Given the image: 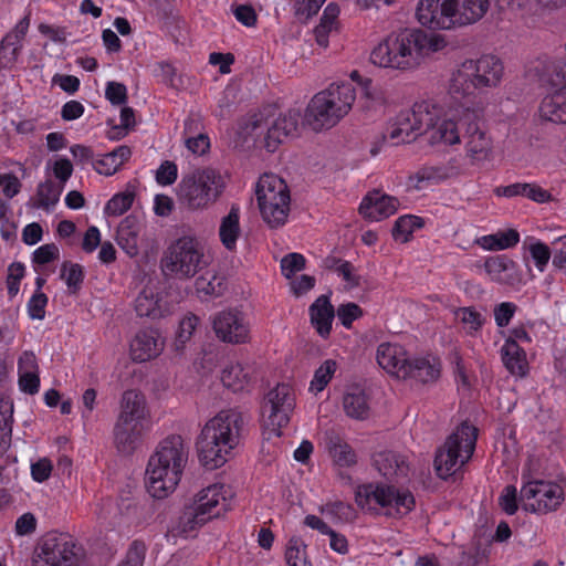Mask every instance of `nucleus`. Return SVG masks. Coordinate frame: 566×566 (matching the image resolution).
Masks as SVG:
<instances>
[{
  "instance_id": "8fccbe9b",
  "label": "nucleus",
  "mask_w": 566,
  "mask_h": 566,
  "mask_svg": "<svg viewBox=\"0 0 566 566\" xmlns=\"http://www.w3.org/2000/svg\"><path fill=\"white\" fill-rule=\"evenodd\" d=\"M306 544L300 536L289 538L285 546V562L287 566H312L307 558Z\"/></svg>"
},
{
  "instance_id": "4d7b16f0",
  "label": "nucleus",
  "mask_w": 566,
  "mask_h": 566,
  "mask_svg": "<svg viewBox=\"0 0 566 566\" xmlns=\"http://www.w3.org/2000/svg\"><path fill=\"white\" fill-rule=\"evenodd\" d=\"M25 273V266L22 263L15 262L8 268L7 287L11 297L19 293L20 282Z\"/></svg>"
},
{
  "instance_id": "20e7f679",
  "label": "nucleus",
  "mask_w": 566,
  "mask_h": 566,
  "mask_svg": "<svg viewBox=\"0 0 566 566\" xmlns=\"http://www.w3.org/2000/svg\"><path fill=\"white\" fill-rule=\"evenodd\" d=\"M232 502L233 492L223 483H213L199 490L184 507L176 532L184 536L195 534L207 523L226 515Z\"/></svg>"
},
{
  "instance_id": "ea45409f",
  "label": "nucleus",
  "mask_w": 566,
  "mask_h": 566,
  "mask_svg": "<svg viewBox=\"0 0 566 566\" xmlns=\"http://www.w3.org/2000/svg\"><path fill=\"white\" fill-rule=\"evenodd\" d=\"M118 416L150 418L144 394L135 389L124 391L119 401Z\"/></svg>"
},
{
  "instance_id": "6e6552de",
  "label": "nucleus",
  "mask_w": 566,
  "mask_h": 566,
  "mask_svg": "<svg viewBox=\"0 0 566 566\" xmlns=\"http://www.w3.org/2000/svg\"><path fill=\"white\" fill-rule=\"evenodd\" d=\"M207 265L205 247L195 234H184L172 240L160 259L164 275L178 281L195 277Z\"/></svg>"
},
{
  "instance_id": "423d86ee",
  "label": "nucleus",
  "mask_w": 566,
  "mask_h": 566,
  "mask_svg": "<svg viewBox=\"0 0 566 566\" xmlns=\"http://www.w3.org/2000/svg\"><path fill=\"white\" fill-rule=\"evenodd\" d=\"M226 180L214 168L205 167L185 175L177 186V200L189 212L210 209L223 195Z\"/></svg>"
},
{
  "instance_id": "39448f33",
  "label": "nucleus",
  "mask_w": 566,
  "mask_h": 566,
  "mask_svg": "<svg viewBox=\"0 0 566 566\" xmlns=\"http://www.w3.org/2000/svg\"><path fill=\"white\" fill-rule=\"evenodd\" d=\"M356 97L350 83L331 84L310 99L304 114L305 125L317 133L335 127L350 113Z\"/></svg>"
},
{
  "instance_id": "a878e982",
  "label": "nucleus",
  "mask_w": 566,
  "mask_h": 566,
  "mask_svg": "<svg viewBox=\"0 0 566 566\" xmlns=\"http://www.w3.org/2000/svg\"><path fill=\"white\" fill-rule=\"evenodd\" d=\"M342 409L349 419L367 420L371 416V402L366 390L357 385L347 387L342 397Z\"/></svg>"
},
{
  "instance_id": "0eeeda50",
  "label": "nucleus",
  "mask_w": 566,
  "mask_h": 566,
  "mask_svg": "<svg viewBox=\"0 0 566 566\" xmlns=\"http://www.w3.org/2000/svg\"><path fill=\"white\" fill-rule=\"evenodd\" d=\"M503 75V64L494 55H482L476 60H465L452 72L449 93L458 97H472L478 92L499 85Z\"/></svg>"
},
{
  "instance_id": "58836bf2",
  "label": "nucleus",
  "mask_w": 566,
  "mask_h": 566,
  "mask_svg": "<svg viewBox=\"0 0 566 566\" xmlns=\"http://www.w3.org/2000/svg\"><path fill=\"white\" fill-rule=\"evenodd\" d=\"M520 242V233L515 229L500 230L492 234L475 239L474 243L485 251H501L515 247Z\"/></svg>"
},
{
  "instance_id": "680f3d73",
  "label": "nucleus",
  "mask_w": 566,
  "mask_h": 566,
  "mask_svg": "<svg viewBox=\"0 0 566 566\" xmlns=\"http://www.w3.org/2000/svg\"><path fill=\"white\" fill-rule=\"evenodd\" d=\"M335 271L345 282V286L347 289H353L359 285L360 276L352 263L342 261L336 265Z\"/></svg>"
},
{
  "instance_id": "aec40b11",
  "label": "nucleus",
  "mask_w": 566,
  "mask_h": 566,
  "mask_svg": "<svg viewBox=\"0 0 566 566\" xmlns=\"http://www.w3.org/2000/svg\"><path fill=\"white\" fill-rule=\"evenodd\" d=\"M149 419L118 416L114 427V439L117 448L123 452L133 450L148 430Z\"/></svg>"
},
{
  "instance_id": "bf43d9fd",
  "label": "nucleus",
  "mask_w": 566,
  "mask_h": 566,
  "mask_svg": "<svg viewBox=\"0 0 566 566\" xmlns=\"http://www.w3.org/2000/svg\"><path fill=\"white\" fill-rule=\"evenodd\" d=\"M48 296L42 291H35L28 302V313L32 319H43Z\"/></svg>"
},
{
  "instance_id": "7ed1b4c3",
  "label": "nucleus",
  "mask_w": 566,
  "mask_h": 566,
  "mask_svg": "<svg viewBox=\"0 0 566 566\" xmlns=\"http://www.w3.org/2000/svg\"><path fill=\"white\" fill-rule=\"evenodd\" d=\"M239 443L238 415L232 410H221L201 429L196 442L198 460L208 470L219 469L232 458Z\"/></svg>"
},
{
  "instance_id": "1a4fd4ad",
  "label": "nucleus",
  "mask_w": 566,
  "mask_h": 566,
  "mask_svg": "<svg viewBox=\"0 0 566 566\" xmlns=\"http://www.w3.org/2000/svg\"><path fill=\"white\" fill-rule=\"evenodd\" d=\"M355 503L359 509L369 513L401 517L415 507V497L407 489L373 482L356 488Z\"/></svg>"
},
{
  "instance_id": "4468645a",
  "label": "nucleus",
  "mask_w": 566,
  "mask_h": 566,
  "mask_svg": "<svg viewBox=\"0 0 566 566\" xmlns=\"http://www.w3.org/2000/svg\"><path fill=\"white\" fill-rule=\"evenodd\" d=\"M76 559V545L69 535L50 534L35 551L32 566H73Z\"/></svg>"
},
{
  "instance_id": "9b49d317",
  "label": "nucleus",
  "mask_w": 566,
  "mask_h": 566,
  "mask_svg": "<svg viewBox=\"0 0 566 566\" xmlns=\"http://www.w3.org/2000/svg\"><path fill=\"white\" fill-rule=\"evenodd\" d=\"M478 439V429L461 423L438 450L434 469L439 478L447 479L459 471L472 457Z\"/></svg>"
},
{
  "instance_id": "72a5a7b5",
  "label": "nucleus",
  "mask_w": 566,
  "mask_h": 566,
  "mask_svg": "<svg viewBox=\"0 0 566 566\" xmlns=\"http://www.w3.org/2000/svg\"><path fill=\"white\" fill-rule=\"evenodd\" d=\"M539 116L552 123L566 124V87L544 96L539 105Z\"/></svg>"
},
{
  "instance_id": "a18cd8bd",
  "label": "nucleus",
  "mask_w": 566,
  "mask_h": 566,
  "mask_svg": "<svg viewBox=\"0 0 566 566\" xmlns=\"http://www.w3.org/2000/svg\"><path fill=\"white\" fill-rule=\"evenodd\" d=\"M135 310L139 316L160 317L164 314L160 297L151 287H145L135 301Z\"/></svg>"
},
{
  "instance_id": "37998d69",
  "label": "nucleus",
  "mask_w": 566,
  "mask_h": 566,
  "mask_svg": "<svg viewBox=\"0 0 566 566\" xmlns=\"http://www.w3.org/2000/svg\"><path fill=\"white\" fill-rule=\"evenodd\" d=\"M453 314L462 331L470 336H476L485 323V317L473 306L458 307Z\"/></svg>"
},
{
  "instance_id": "bb28decb",
  "label": "nucleus",
  "mask_w": 566,
  "mask_h": 566,
  "mask_svg": "<svg viewBox=\"0 0 566 566\" xmlns=\"http://www.w3.org/2000/svg\"><path fill=\"white\" fill-rule=\"evenodd\" d=\"M298 115L287 112L276 117L268 128L264 137V147L269 151H275L277 147L297 130Z\"/></svg>"
},
{
  "instance_id": "f3484780",
  "label": "nucleus",
  "mask_w": 566,
  "mask_h": 566,
  "mask_svg": "<svg viewBox=\"0 0 566 566\" xmlns=\"http://www.w3.org/2000/svg\"><path fill=\"white\" fill-rule=\"evenodd\" d=\"M474 111L465 108L457 111L451 117L441 119L430 130L428 140L432 145L455 146L460 145L465 133L464 123L471 122Z\"/></svg>"
},
{
  "instance_id": "69168bd1",
  "label": "nucleus",
  "mask_w": 566,
  "mask_h": 566,
  "mask_svg": "<svg viewBox=\"0 0 566 566\" xmlns=\"http://www.w3.org/2000/svg\"><path fill=\"white\" fill-rule=\"evenodd\" d=\"M336 314L342 325L346 328H350L353 322L363 315V311L355 303H346L337 308Z\"/></svg>"
},
{
  "instance_id": "f03ea898",
  "label": "nucleus",
  "mask_w": 566,
  "mask_h": 566,
  "mask_svg": "<svg viewBox=\"0 0 566 566\" xmlns=\"http://www.w3.org/2000/svg\"><path fill=\"white\" fill-rule=\"evenodd\" d=\"M189 450L179 434L165 438L149 457L145 471V486L156 500L169 497L182 480Z\"/></svg>"
},
{
  "instance_id": "c03bdc74",
  "label": "nucleus",
  "mask_w": 566,
  "mask_h": 566,
  "mask_svg": "<svg viewBox=\"0 0 566 566\" xmlns=\"http://www.w3.org/2000/svg\"><path fill=\"white\" fill-rule=\"evenodd\" d=\"M13 423V400L6 396L0 398V455L11 444Z\"/></svg>"
},
{
  "instance_id": "c9c22d12",
  "label": "nucleus",
  "mask_w": 566,
  "mask_h": 566,
  "mask_svg": "<svg viewBox=\"0 0 566 566\" xmlns=\"http://www.w3.org/2000/svg\"><path fill=\"white\" fill-rule=\"evenodd\" d=\"M132 150L127 146H118L112 151L95 158L92 163L94 170L103 176H113L130 158Z\"/></svg>"
},
{
  "instance_id": "4c0bfd02",
  "label": "nucleus",
  "mask_w": 566,
  "mask_h": 566,
  "mask_svg": "<svg viewBox=\"0 0 566 566\" xmlns=\"http://www.w3.org/2000/svg\"><path fill=\"white\" fill-rule=\"evenodd\" d=\"M339 12V7L336 3H328L323 11L318 25L314 30L316 43L323 49L328 46L331 33L338 29Z\"/></svg>"
},
{
  "instance_id": "dca6fc26",
  "label": "nucleus",
  "mask_w": 566,
  "mask_h": 566,
  "mask_svg": "<svg viewBox=\"0 0 566 566\" xmlns=\"http://www.w3.org/2000/svg\"><path fill=\"white\" fill-rule=\"evenodd\" d=\"M217 338L223 343L239 345L251 339V326L245 315L239 311H222L212 321Z\"/></svg>"
},
{
  "instance_id": "2eb2a0df",
  "label": "nucleus",
  "mask_w": 566,
  "mask_h": 566,
  "mask_svg": "<svg viewBox=\"0 0 566 566\" xmlns=\"http://www.w3.org/2000/svg\"><path fill=\"white\" fill-rule=\"evenodd\" d=\"M463 148L465 158L470 165L481 167L494 158V145L492 137L480 124L474 112L471 122L464 123Z\"/></svg>"
},
{
  "instance_id": "c85d7f7f",
  "label": "nucleus",
  "mask_w": 566,
  "mask_h": 566,
  "mask_svg": "<svg viewBox=\"0 0 566 566\" xmlns=\"http://www.w3.org/2000/svg\"><path fill=\"white\" fill-rule=\"evenodd\" d=\"M19 389L28 395H35L40 389L39 364L34 353L25 350L18 359Z\"/></svg>"
},
{
  "instance_id": "b1692460",
  "label": "nucleus",
  "mask_w": 566,
  "mask_h": 566,
  "mask_svg": "<svg viewBox=\"0 0 566 566\" xmlns=\"http://www.w3.org/2000/svg\"><path fill=\"white\" fill-rule=\"evenodd\" d=\"M143 231L144 227L136 216H127L120 221L117 228L116 241L128 256L134 258L139 254Z\"/></svg>"
},
{
  "instance_id": "e2e57ef3",
  "label": "nucleus",
  "mask_w": 566,
  "mask_h": 566,
  "mask_svg": "<svg viewBox=\"0 0 566 566\" xmlns=\"http://www.w3.org/2000/svg\"><path fill=\"white\" fill-rule=\"evenodd\" d=\"M517 306L513 302H502L493 310L494 321L499 327H505L515 315Z\"/></svg>"
},
{
  "instance_id": "052dcab7",
  "label": "nucleus",
  "mask_w": 566,
  "mask_h": 566,
  "mask_svg": "<svg viewBox=\"0 0 566 566\" xmlns=\"http://www.w3.org/2000/svg\"><path fill=\"white\" fill-rule=\"evenodd\" d=\"M511 262L502 258H490L484 263V269L491 280L496 282L504 281V273L509 270Z\"/></svg>"
},
{
  "instance_id": "e433bc0d",
  "label": "nucleus",
  "mask_w": 566,
  "mask_h": 566,
  "mask_svg": "<svg viewBox=\"0 0 566 566\" xmlns=\"http://www.w3.org/2000/svg\"><path fill=\"white\" fill-rule=\"evenodd\" d=\"M325 448L333 464L338 469L352 468L357 462V457L353 448L337 436H329Z\"/></svg>"
},
{
  "instance_id": "cd10ccee",
  "label": "nucleus",
  "mask_w": 566,
  "mask_h": 566,
  "mask_svg": "<svg viewBox=\"0 0 566 566\" xmlns=\"http://www.w3.org/2000/svg\"><path fill=\"white\" fill-rule=\"evenodd\" d=\"M241 209L232 205L228 213L221 217L218 227V238L222 247L229 251H237L238 242L242 235Z\"/></svg>"
},
{
  "instance_id": "09e8293b",
  "label": "nucleus",
  "mask_w": 566,
  "mask_h": 566,
  "mask_svg": "<svg viewBox=\"0 0 566 566\" xmlns=\"http://www.w3.org/2000/svg\"><path fill=\"white\" fill-rule=\"evenodd\" d=\"M199 323V318L193 314H187L180 322L176 332L175 339L171 344L172 349L177 354H182L187 343L192 337Z\"/></svg>"
},
{
  "instance_id": "2f4dec72",
  "label": "nucleus",
  "mask_w": 566,
  "mask_h": 566,
  "mask_svg": "<svg viewBox=\"0 0 566 566\" xmlns=\"http://www.w3.org/2000/svg\"><path fill=\"white\" fill-rule=\"evenodd\" d=\"M440 361L431 354L410 356L408 366V378L421 382H429L438 379L440 375Z\"/></svg>"
},
{
  "instance_id": "f704fd0d",
  "label": "nucleus",
  "mask_w": 566,
  "mask_h": 566,
  "mask_svg": "<svg viewBox=\"0 0 566 566\" xmlns=\"http://www.w3.org/2000/svg\"><path fill=\"white\" fill-rule=\"evenodd\" d=\"M252 368L239 361H230L223 367L221 373L222 384L233 391L248 389L252 384Z\"/></svg>"
},
{
  "instance_id": "c756f323",
  "label": "nucleus",
  "mask_w": 566,
  "mask_h": 566,
  "mask_svg": "<svg viewBox=\"0 0 566 566\" xmlns=\"http://www.w3.org/2000/svg\"><path fill=\"white\" fill-rule=\"evenodd\" d=\"M308 312L312 326L321 337L327 338L331 334L332 323L335 317L334 307L328 297L325 295L317 297L310 306Z\"/></svg>"
},
{
  "instance_id": "a19ab883",
  "label": "nucleus",
  "mask_w": 566,
  "mask_h": 566,
  "mask_svg": "<svg viewBox=\"0 0 566 566\" xmlns=\"http://www.w3.org/2000/svg\"><path fill=\"white\" fill-rule=\"evenodd\" d=\"M502 359L511 374L521 377L526 375V354L515 340H505L502 346Z\"/></svg>"
},
{
  "instance_id": "7c9ffc66",
  "label": "nucleus",
  "mask_w": 566,
  "mask_h": 566,
  "mask_svg": "<svg viewBox=\"0 0 566 566\" xmlns=\"http://www.w3.org/2000/svg\"><path fill=\"white\" fill-rule=\"evenodd\" d=\"M378 472L388 480L406 476L409 470L406 459L395 451H380L374 455Z\"/></svg>"
},
{
  "instance_id": "412c9836",
  "label": "nucleus",
  "mask_w": 566,
  "mask_h": 566,
  "mask_svg": "<svg viewBox=\"0 0 566 566\" xmlns=\"http://www.w3.org/2000/svg\"><path fill=\"white\" fill-rule=\"evenodd\" d=\"M400 202L397 198L378 190L368 192L359 205V213L371 222H378L395 214Z\"/></svg>"
},
{
  "instance_id": "4be33fe9",
  "label": "nucleus",
  "mask_w": 566,
  "mask_h": 566,
  "mask_svg": "<svg viewBox=\"0 0 566 566\" xmlns=\"http://www.w3.org/2000/svg\"><path fill=\"white\" fill-rule=\"evenodd\" d=\"M165 348V339L158 331L143 329L129 344V356L134 361L145 363L158 357Z\"/></svg>"
},
{
  "instance_id": "774afa93",
  "label": "nucleus",
  "mask_w": 566,
  "mask_h": 566,
  "mask_svg": "<svg viewBox=\"0 0 566 566\" xmlns=\"http://www.w3.org/2000/svg\"><path fill=\"white\" fill-rule=\"evenodd\" d=\"M177 177V165L169 160L164 161L156 171V180L161 186L172 185Z\"/></svg>"
},
{
  "instance_id": "de8ad7c7",
  "label": "nucleus",
  "mask_w": 566,
  "mask_h": 566,
  "mask_svg": "<svg viewBox=\"0 0 566 566\" xmlns=\"http://www.w3.org/2000/svg\"><path fill=\"white\" fill-rule=\"evenodd\" d=\"M338 364L334 359H325L314 371L313 378L308 385V391L313 395L322 392L332 381Z\"/></svg>"
},
{
  "instance_id": "5701e85b",
  "label": "nucleus",
  "mask_w": 566,
  "mask_h": 566,
  "mask_svg": "<svg viewBox=\"0 0 566 566\" xmlns=\"http://www.w3.org/2000/svg\"><path fill=\"white\" fill-rule=\"evenodd\" d=\"M29 27L30 17L28 14L18 21L14 28L1 41L0 65L2 67H11L18 61Z\"/></svg>"
},
{
  "instance_id": "f8f14e48",
  "label": "nucleus",
  "mask_w": 566,
  "mask_h": 566,
  "mask_svg": "<svg viewBox=\"0 0 566 566\" xmlns=\"http://www.w3.org/2000/svg\"><path fill=\"white\" fill-rule=\"evenodd\" d=\"M295 405V392L289 384H277L266 394L262 408L265 439L281 437L283 428L290 423Z\"/></svg>"
},
{
  "instance_id": "a211bd4d",
  "label": "nucleus",
  "mask_w": 566,
  "mask_h": 566,
  "mask_svg": "<svg viewBox=\"0 0 566 566\" xmlns=\"http://www.w3.org/2000/svg\"><path fill=\"white\" fill-rule=\"evenodd\" d=\"M449 0H420L416 9L418 22L437 30L454 29Z\"/></svg>"
},
{
  "instance_id": "9d476101",
  "label": "nucleus",
  "mask_w": 566,
  "mask_h": 566,
  "mask_svg": "<svg viewBox=\"0 0 566 566\" xmlns=\"http://www.w3.org/2000/svg\"><path fill=\"white\" fill-rule=\"evenodd\" d=\"M262 220L271 229L283 227L291 212V192L286 182L274 174L262 175L255 186Z\"/></svg>"
},
{
  "instance_id": "473e14b6",
  "label": "nucleus",
  "mask_w": 566,
  "mask_h": 566,
  "mask_svg": "<svg viewBox=\"0 0 566 566\" xmlns=\"http://www.w3.org/2000/svg\"><path fill=\"white\" fill-rule=\"evenodd\" d=\"M410 109L416 129L419 130L420 135L427 133L429 136L430 130L436 127L441 118L442 108L432 101H421L415 103Z\"/></svg>"
},
{
  "instance_id": "49530a36",
  "label": "nucleus",
  "mask_w": 566,
  "mask_h": 566,
  "mask_svg": "<svg viewBox=\"0 0 566 566\" xmlns=\"http://www.w3.org/2000/svg\"><path fill=\"white\" fill-rule=\"evenodd\" d=\"M423 226V219L418 216H401L395 221L392 228V238L395 241L407 243L411 240L413 233L421 229Z\"/></svg>"
},
{
  "instance_id": "f257e3e1",
  "label": "nucleus",
  "mask_w": 566,
  "mask_h": 566,
  "mask_svg": "<svg viewBox=\"0 0 566 566\" xmlns=\"http://www.w3.org/2000/svg\"><path fill=\"white\" fill-rule=\"evenodd\" d=\"M448 46L446 35L418 28L388 34L370 53V62L396 71L417 70L426 59Z\"/></svg>"
},
{
  "instance_id": "3c124183",
  "label": "nucleus",
  "mask_w": 566,
  "mask_h": 566,
  "mask_svg": "<svg viewBox=\"0 0 566 566\" xmlns=\"http://www.w3.org/2000/svg\"><path fill=\"white\" fill-rule=\"evenodd\" d=\"M318 511L333 522H347L353 520L355 515L352 505L340 501L323 504L319 506Z\"/></svg>"
},
{
  "instance_id": "ddd939ff",
  "label": "nucleus",
  "mask_w": 566,
  "mask_h": 566,
  "mask_svg": "<svg viewBox=\"0 0 566 566\" xmlns=\"http://www.w3.org/2000/svg\"><path fill=\"white\" fill-rule=\"evenodd\" d=\"M565 500V489L560 482L533 480L521 489V501L525 510L533 513L556 511Z\"/></svg>"
},
{
  "instance_id": "603ef678",
  "label": "nucleus",
  "mask_w": 566,
  "mask_h": 566,
  "mask_svg": "<svg viewBox=\"0 0 566 566\" xmlns=\"http://www.w3.org/2000/svg\"><path fill=\"white\" fill-rule=\"evenodd\" d=\"M63 187L56 186L52 181H45L38 187L36 206L43 209L54 207L62 193Z\"/></svg>"
},
{
  "instance_id": "79ce46f5",
  "label": "nucleus",
  "mask_w": 566,
  "mask_h": 566,
  "mask_svg": "<svg viewBox=\"0 0 566 566\" xmlns=\"http://www.w3.org/2000/svg\"><path fill=\"white\" fill-rule=\"evenodd\" d=\"M137 192V181H129L125 189L115 193L105 205L104 213L118 217L125 213L133 205Z\"/></svg>"
},
{
  "instance_id": "6ab92c4d",
  "label": "nucleus",
  "mask_w": 566,
  "mask_h": 566,
  "mask_svg": "<svg viewBox=\"0 0 566 566\" xmlns=\"http://www.w3.org/2000/svg\"><path fill=\"white\" fill-rule=\"evenodd\" d=\"M410 356L403 346L397 343H381L377 347L376 360L390 376L407 379Z\"/></svg>"
},
{
  "instance_id": "0e129e2a",
  "label": "nucleus",
  "mask_w": 566,
  "mask_h": 566,
  "mask_svg": "<svg viewBox=\"0 0 566 566\" xmlns=\"http://www.w3.org/2000/svg\"><path fill=\"white\" fill-rule=\"evenodd\" d=\"M52 169L53 176L60 181L63 187L64 184L70 179L73 172V165L70 159L65 157H59L49 164Z\"/></svg>"
},
{
  "instance_id": "864d4df0",
  "label": "nucleus",
  "mask_w": 566,
  "mask_h": 566,
  "mask_svg": "<svg viewBox=\"0 0 566 566\" xmlns=\"http://www.w3.org/2000/svg\"><path fill=\"white\" fill-rule=\"evenodd\" d=\"M83 270L80 264L65 262L61 268V279L65 282L69 293L75 294L83 283Z\"/></svg>"
},
{
  "instance_id": "393cba45",
  "label": "nucleus",
  "mask_w": 566,
  "mask_h": 566,
  "mask_svg": "<svg viewBox=\"0 0 566 566\" xmlns=\"http://www.w3.org/2000/svg\"><path fill=\"white\" fill-rule=\"evenodd\" d=\"M454 29L480 21L490 8L489 0H449Z\"/></svg>"
},
{
  "instance_id": "338daca9",
  "label": "nucleus",
  "mask_w": 566,
  "mask_h": 566,
  "mask_svg": "<svg viewBox=\"0 0 566 566\" xmlns=\"http://www.w3.org/2000/svg\"><path fill=\"white\" fill-rule=\"evenodd\" d=\"M105 97L113 105H122L127 101V88L124 84L109 81L106 83Z\"/></svg>"
},
{
  "instance_id": "6e6d98bb",
  "label": "nucleus",
  "mask_w": 566,
  "mask_h": 566,
  "mask_svg": "<svg viewBox=\"0 0 566 566\" xmlns=\"http://www.w3.org/2000/svg\"><path fill=\"white\" fill-rule=\"evenodd\" d=\"M305 266V258L300 253H289L281 260V271L286 279H292L294 274L302 271Z\"/></svg>"
},
{
  "instance_id": "5fc2aeb1",
  "label": "nucleus",
  "mask_w": 566,
  "mask_h": 566,
  "mask_svg": "<svg viewBox=\"0 0 566 566\" xmlns=\"http://www.w3.org/2000/svg\"><path fill=\"white\" fill-rule=\"evenodd\" d=\"M528 252L535 263L536 269L539 272H543L545 268L547 266L549 259H551V250L548 245L543 243L539 240H533L528 244Z\"/></svg>"
},
{
  "instance_id": "13d9d810",
  "label": "nucleus",
  "mask_w": 566,
  "mask_h": 566,
  "mask_svg": "<svg viewBox=\"0 0 566 566\" xmlns=\"http://www.w3.org/2000/svg\"><path fill=\"white\" fill-rule=\"evenodd\" d=\"M146 546L142 542H134L129 546L125 558L118 566H144Z\"/></svg>"
}]
</instances>
